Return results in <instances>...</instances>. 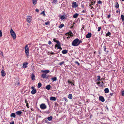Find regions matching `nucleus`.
Segmentation results:
<instances>
[{
  "instance_id": "1",
  "label": "nucleus",
  "mask_w": 124,
  "mask_h": 124,
  "mask_svg": "<svg viewBox=\"0 0 124 124\" xmlns=\"http://www.w3.org/2000/svg\"><path fill=\"white\" fill-rule=\"evenodd\" d=\"M82 42V41L81 40H80L78 38H76L73 40L72 44L73 46H76L78 45Z\"/></svg>"
},
{
  "instance_id": "2",
  "label": "nucleus",
  "mask_w": 124,
  "mask_h": 124,
  "mask_svg": "<svg viewBox=\"0 0 124 124\" xmlns=\"http://www.w3.org/2000/svg\"><path fill=\"white\" fill-rule=\"evenodd\" d=\"M25 52L26 54V55L27 56V57H29V48L28 45H27L25 46Z\"/></svg>"
},
{
  "instance_id": "3",
  "label": "nucleus",
  "mask_w": 124,
  "mask_h": 124,
  "mask_svg": "<svg viewBox=\"0 0 124 124\" xmlns=\"http://www.w3.org/2000/svg\"><path fill=\"white\" fill-rule=\"evenodd\" d=\"M10 34L14 39H16V35L15 32L12 29H11L10 30Z\"/></svg>"
},
{
  "instance_id": "4",
  "label": "nucleus",
  "mask_w": 124,
  "mask_h": 124,
  "mask_svg": "<svg viewBox=\"0 0 124 124\" xmlns=\"http://www.w3.org/2000/svg\"><path fill=\"white\" fill-rule=\"evenodd\" d=\"M53 41L54 42H56L57 43V44L55 45V49H56L57 46L60 43L59 42V41L56 40L55 38H54L53 39Z\"/></svg>"
},
{
  "instance_id": "5",
  "label": "nucleus",
  "mask_w": 124,
  "mask_h": 124,
  "mask_svg": "<svg viewBox=\"0 0 124 124\" xmlns=\"http://www.w3.org/2000/svg\"><path fill=\"white\" fill-rule=\"evenodd\" d=\"M31 88L32 89L31 92V93L32 94H35L37 92L36 90L34 89V87L33 86L31 87Z\"/></svg>"
},
{
  "instance_id": "6",
  "label": "nucleus",
  "mask_w": 124,
  "mask_h": 124,
  "mask_svg": "<svg viewBox=\"0 0 124 124\" xmlns=\"http://www.w3.org/2000/svg\"><path fill=\"white\" fill-rule=\"evenodd\" d=\"M40 107L41 109H44L46 108V106L45 104H42L40 105Z\"/></svg>"
},
{
  "instance_id": "7",
  "label": "nucleus",
  "mask_w": 124,
  "mask_h": 124,
  "mask_svg": "<svg viewBox=\"0 0 124 124\" xmlns=\"http://www.w3.org/2000/svg\"><path fill=\"white\" fill-rule=\"evenodd\" d=\"M31 16H29L27 18V21L28 23H30L31 22Z\"/></svg>"
},
{
  "instance_id": "8",
  "label": "nucleus",
  "mask_w": 124,
  "mask_h": 124,
  "mask_svg": "<svg viewBox=\"0 0 124 124\" xmlns=\"http://www.w3.org/2000/svg\"><path fill=\"white\" fill-rule=\"evenodd\" d=\"M48 75H46L45 74H42L41 75V77L44 78H48Z\"/></svg>"
},
{
  "instance_id": "9",
  "label": "nucleus",
  "mask_w": 124,
  "mask_h": 124,
  "mask_svg": "<svg viewBox=\"0 0 124 124\" xmlns=\"http://www.w3.org/2000/svg\"><path fill=\"white\" fill-rule=\"evenodd\" d=\"M78 6L77 4V3L75 2H73L72 3V6L73 8H76Z\"/></svg>"
},
{
  "instance_id": "10",
  "label": "nucleus",
  "mask_w": 124,
  "mask_h": 124,
  "mask_svg": "<svg viewBox=\"0 0 124 124\" xmlns=\"http://www.w3.org/2000/svg\"><path fill=\"white\" fill-rule=\"evenodd\" d=\"M99 100L102 102H104L105 101V99L102 96H100L99 97Z\"/></svg>"
},
{
  "instance_id": "11",
  "label": "nucleus",
  "mask_w": 124,
  "mask_h": 124,
  "mask_svg": "<svg viewBox=\"0 0 124 124\" xmlns=\"http://www.w3.org/2000/svg\"><path fill=\"white\" fill-rule=\"evenodd\" d=\"M1 75L2 76L4 77L6 75V73H5L4 70H2L1 71Z\"/></svg>"
},
{
  "instance_id": "12",
  "label": "nucleus",
  "mask_w": 124,
  "mask_h": 124,
  "mask_svg": "<svg viewBox=\"0 0 124 124\" xmlns=\"http://www.w3.org/2000/svg\"><path fill=\"white\" fill-rule=\"evenodd\" d=\"M91 33H88L86 36V38H89L91 36Z\"/></svg>"
},
{
  "instance_id": "13",
  "label": "nucleus",
  "mask_w": 124,
  "mask_h": 124,
  "mask_svg": "<svg viewBox=\"0 0 124 124\" xmlns=\"http://www.w3.org/2000/svg\"><path fill=\"white\" fill-rule=\"evenodd\" d=\"M22 111H18L16 112V114L17 115L20 116L22 114Z\"/></svg>"
},
{
  "instance_id": "14",
  "label": "nucleus",
  "mask_w": 124,
  "mask_h": 124,
  "mask_svg": "<svg viewBox=\"0 0 124 124\" xmlns=\"http://www.w3.org/2000/svg\"><path fill=\"white\" fill-rule=\"evenodd\" d=\"M28 63L27 62H24L23 63V66L24 68H25L27 67Z\"/></svg>"
},
{
  "instance_id": "15",
  "label": "nucleus",
  "mask_w": 124,
  "mask_h": 124,
  "mask_svg": "<svg viewBox=\"0 0 124 124\" xmlns=\"http://www.w3.org/2000/svg\"><path fill=\"white\" fill-rule=\"evenodd\" d=\"M31 79L33 80H35V76L34 75L33 73H32L31 74Z\"/></svg>"
},
{
  "instance_id": "16",
  "label": "nucleus",
  "mask_w": 124,
  "mask_h": 124,
  "mask_svg": "<svg viewBox=\"0 0 124 124\" xmlns=\"http://www.w3.org/2000/svg\"><path fill=\"white\" fill-rule=\"evenodd\" d=\"M50 99L52 101H55L56 100V98L55 97H50Z\"/></svg>"
},
{
  "instance_id": "17",
  "label": "nucleus",
  "mask_w": 124,
  "mask_h": 124,
  "mask_svg": "<svg viewBox=\"0 0 124 124\" xmlns=\"http://www.w3.org/2000/svg\"><path fill=\"white\" fill-rule=\"evenodd\" d=\"M68 50H64L62 51V53L63 54H65L68 53Z\"/></svg>"
},
{
  "instance_id": "18",
  "label": "nucleus",
  "mask_w": 124,
  "mask_h": 124,
  "mask_svg": "<svg viewBox=\"0 0 124 124\" xmlns=\"http://www.w3.org/2000/svg\"><path fill=\"white\" fill-rule=\"evenodd\" d=\"M57 48H56V49H60L61 50L62 49V48L61 47V44L60 43L57 45Z\"/></svg>"
},
{
  "instance_id": "19",
  "label": "nucleus",
  "mask_w": 124,
  "mask_h": 124,
  "mask_svg": "<svg viewBox=\"0 0 124 124\" xmlns=\"http://www.w3.org/2000/svg\"><path fill=\"white\" fill-rule=\"evenodd\" d=\"M78 16V14L77 13L75 14L73 16V18H77Z\"/></svg>"
},
{
  "instance_id": "20",
  "label": "nucleus",
  "mask_w": 124,
  "mask_h": 124,
  "mask_svg": "<svg viewBox=\"0 0 124 124\" xmlns=\"http://www.w3.org/2000/svg\"><path fill=\"white\" fill-rule=\"evenodd\" d=\"M41 71H43V72L44 73H45L46 74H47V73H49V72L50 71L49 70H42Z\"/></svg>"
},
{
  "instance_id": "21",
  "label": "nucleus",
  "mask_w": 124,
  "mask_h": 124,
  "mask_svg": "<svg viewBox=\"0 0 124 124\" xmlns=\"http://www.w3.org/2000/svg\"><path fill=\"white\" fill-rule=\"evenodd\" d=\"M105 93H107L109 92V90L108 88H107L104 89Z\"/></svg>"
},
{
  "instance_id": "22",
  "label": "nucleus",
  "mask_w": 124,
  "mask_h": 124,
  "mask_svg": "<svg viewBox=\"0 0 124 124\" xmlns=\"http://www.w3.org/2000/svg\"><path fill=\"white\" fill-rule=\"evenodd\" d=\"M51 88V86L50 85H48L46 86V88L48 90L50 89Z\"/></svg>"
},
{
  "instance_id": "23",
  "label": "nucleus",
  "mask_w": 124,
  "mask_h": 124,
  "mask_svg": "<svg viewBox=\"0 0 124 124\" xmlns=\"http://www.w3.org/2000/svg\"><path fill=\"white\" fill-rule=\"evenodd\" d=\"M16 115L14 113H12L11 115L10 116L11 117H16Z\"/></svg>"
},
{
  "instance_id": "24",
  "label": "nucleus",
  "mask_w": 124,
  "mask_h": 124,
  "mask_svg": "<svg viewBox=\"0 0 124 124\" xmlns=\"http://www.w3.org/2000/svg\"><path fill=\"white\" fill-rule=\"evenodd\" d=\"M68 34V36L70 35V36H72L73 35L72 34H72V33L71 31H70L67 34Z\"/></svg>"
},
{
  "instance_id": "25",
  "label": "nucleus",
  "mask_w": 124,
  "mask_h": 124,
  "mask_svg": "<svg viewBox=\"0 0 124 124\" xmlns=\"http://www.w3.org/2000/svg\"><path fill=\"white\" fill-rule=\"evenodd\" d=\"M52 118L53 117L52 116H51L50 117H48L47 119L49 121H51L52 120Z\"/></svg>"
},
{
  "instance_id": "26",
  "label": "nucleus",
  "mask_w": 124,
  "mask_h": 124,
  "mask_svg": "<svg viewBox=\"0 0 124 124\" xmlns=\"http://www.w3.org/2000/svg\"><path fill=\"white\" fill-rule=\"evenodd\" d=\"M51 79L54 82L56 81L57 80V78L56 77H54L51 78Z\"/></svg>"
},
{
  "instance_id": "27",
  "label": "nucleus",
  "mask_w": 124,
  "mask_h": 124,
  "mask_svg": "<svg viewBox=\"0 0 124 124\" xmlns=\"http://www.w3.org/2000/svg\"><path fill=\"white\" fill-rule=\"evenodd\" d=\"M42 85L40 83H39L38 84V88H39L41 87V86Z\"/></svg>"
},
{
  "instance_id": "28",
  "label": "nucleus",
  "mask_w": 124,
  "mask_h": 124,
  "mask_svg": "<svg viewBox=\"0 0 124 124\" xmlns=\"http://www.w3.org/2000/svg\"><path fill=\"white\" fill-rule=\"evenodd\" d=\"M72 94H70L68 95V97L70 99H71L72 98Z\"/></svg>"
},
{
  "instance_id": "29",
  "label": "nucleus",
  "mask_w": 124,
  "mask_h": 124,
  "mask_svg": "<svg viewBox=\"0 0 124 124\" xmlns=\"http://www.w3.org/2000/svg\"><path fill=\"white\" fill-rule=\"evenodd\" d=\"M116 3L115 5V7L116 8H118L119 7V5L117 2H116Z\"/></svg>"
},
{
  "instance_id": "30",
  "label": "nucleus",
  "mask_w": 124,
  "mask_h": 124,
  "mask_svg": "<svg viewBox=\"0 0 124 124\" xmlns=\"http://www.w3.org/2000/svg\"><path fill=\"white\" fill-rule=\"evenodd\" d=\"M64 26V24L63 23H62L60 25V26L59 27V28H61L62 27Z\"/></svg>"
},
{
  "instance_id": "31",
  "label": "nucleus",
  "mask_w": 124,
  "mask_h": 124,
  "mask_svg": "<svg viewBox=\"0 0 124 124\" xmlns=\"http://www.w3.org/2000/svg\"><path fill=\"white\" fill-rule=\"evenodd\" d=\"M33 1V3L34 4H36L37 3V0H32Z\"/></svg>"
},
{
  "instance_id": "32",
  "label": "nucleus",
  "mask_w": 124,
  "mask_h": 124,
  "mask_svg": "<svg viewBox=\"0 0 124 124\" xmlns=\"http://www.w3.org/2000/svg\"><path fill=\"white\" fill-rule=\"evenodd\" d=\"M121 18L122 20L123 21L124 20V16L123 15H121Z\"/></svg>"
},
{
  "instance_id": "33",
  "label": "nucleus",
  "mask_w": 124,
  "mask_h": 124,
  "mask_svg": "<svg viewBox=\"0 0 124 124\" xmlns=\"http://www.w3.org/2000/svg\"><path fill=\"white\" fill-rule=\"evenodd\" d=\"M111 34V33H110L108 31L107 33L106 34V36H109Z\"/></svg>"
},
{
  "instance_id": "34",
  "label": "nucleus",
  "mask_w": 124,
  "mask_h": 124,
  "mask_svg": "<svg viewBox=\"0 0 124 124\" xmlns=\"http://www.w3.org/2000/svg\"><path fill=\"white\" fill-rule=\"evenodd\" d=\"M60 18L61 19L63 20L64 19L65 17L64 16H61L60 17Z\"/></svg>"
},
{
  "instance_id": "35",
  "label": "nucleus",
  "mask_w": 124,
  "mask_h": 124,
  "mask_svg": "<svg viewBox=\"0 0 124 124\" xmlns=\"http://www.w3.org/2000/svg\"><path fill=\"white\" fill-rule=\"evenodd\" d=\"M64 63V61H62V62H60L59 63V65H62V64H63Z\"/></svg>"
},
{
  "instance_id": "36",
  "label": "nucleus",
  "mask_w": 124,
  "mask_h": 124,
  "mask_svg": "<svg viewBox=\"0 0 124 124\" xmlns=\"http://www.w3.org/2000/svg\"><path fill=\"white\" fill-rule=\"evenodd\" d=\"M43 14V16H45V13L44 11H42L40 14Z\"/></svg>"
},
{
  "instance_id": "37",
  "label": "nucleus",
  "mask_w": 124,
  "mask_h": 124,
  "mask_svg": "<svg viewBox=\"0 0 124 124\" xmlns=\"http://www.w3.org/2000/svg\"><path fill=\"white\" fill-rule=\"evenodd\" d=\"M57 1V0H53V2H52V3H54L56 4Z\"/></svg>"
},
{
  "instance_id": "38",
  "label": "nucleus",
  "mask_w": 124,
  "mask_h": 124,
  "mask_svg": "<svg viewBox=\"0 0 124 124\" xmlns=\"http://www.w3.org/2000/svg\"><path fill=\"white\" fill-rule=\"evenodd\" d=\"M50 23V22L49 21L46 22L45 23V24L46 25H48Z\"/></svg>"
},
{
  "instance_id": "39",
  "label": "nucleus",
  "mask_w": 124,
  "mask_h": 124,
  "mask_svg": "<svg viewBox=\"0 0 124 124\" xmlns=\"http://www.w3.org/2000/svg\"><path fill=\"white\" fill-rule=\"evenodd\" d=\"M97 77H98L97 80L98 81H99L100 80L101 77L100 76H97Z\"/></svg>"
},
{
  "instance_id": "40",
  "label": "nucleus",
  "mask_w": 124,
  "mask_h": 124,
  "mask_svg": "<svg viewBox=\"0 0 124 124\" xmlns=\"http://www.w3.org/2000/svg\"><path fill=\"white\" fill-rule=\"evenodd\" d=\"M75 63L77 64L78 65V66L80 65V64L77 61H76L75 62Z\"/></svg>"
},
{
  "instance_id": "41",
  "label": "nucleus",
  "mask_w": 124,
  "mask_h": 124,
  "mask_svg": "<svg viewBox=\"0 0 124 124\" xmlns=\"http://www.w3.org/2000/svg\"><path fill=\"white\" fill-rule=\"evenodd\" d=\"M101 28V27H98V31H100Z\"/></svg>"
},
{
  "instance_id": "42",
  "label": "nucleus",
  "mask_w": 124,
  "mask_h": 124,
  "mask_svg": "<svg viewBox=\"0 0 124 124\" xmlns=\"http://www.w3.org/2000/svg\"><path fill=\"white\" fill-rule=\"evenodd\" d=\"M2 36V32L0 30V37H1Z\"/></svg>"
},
{
  "instance_id": "43",
  "label": "nucleus",
  "mask_w": 124,
  "mask_h": 124,
  "mask_svg": "<svg viewBox=\"0 0 124 124\" xmlns=\"http://www.w3.org/2000/svg\"><path fill=\"white\" fill-rule=\"evenodd\" d=\"M63 99L64 100H65V101L67 102L68 101V100H67L66 98L65 97H64L63 98Z\"/></svg>"
},
{
  "instance_id": "44",
  "label": "nucleus",
  "mask_w": 124,
  "mask_h": 124,
  "mask_svg": "<svg viewBox=\"0 0 124 124\" xmlns=\"http://www.w3.org/2000/svg\"><path fill=\"white\" fill-rule=\"evenodd\" d=\"M103 82L102 81L101 82V87H102L104 85H103Z\"/></svg>"
},
{
  "instance_id": "45",
  "label": "nucleus",
  "mask_w": 124,
  "mask_h": 124,
  "mask_svg": "<svg viewBox=\"0 0 124 124\" xmlns=\"http://www.w3.org/2000/svg\"><path fill=\"white\" fill-rule=\"evenodd\" d=\"M91 4L89 5V6L90 7H91V6L93 5V2H92L91 1Z\"/></svg>"
},
{
  "instance_id": "46",
  "label": "nucleus",
  "mask_w": 124,
  "mask_h": 124,
  "mask_svg": "<svg viewBox=\"0 0 124 124\" xmlns=\"http://www.w3.org/2000/svg\"><path fill=\"white\" fill-rule=\"evenodd\" d=\"M98 3L99 4H100L102 3V2L100 0H99L98 2Z\"/></svg>"
},
{
  "instance_id": "47",
  "label": "nucleus",
  "mask_w": 124,
  "mask_h": 124,
  "mask_svg": "<svg viewBox=\"0 0 124 124\" xmlns=\"http://www.w3.org/2000/svg\"><path fill=\"white\" fill-rule=\"evenodd\" d=\"M48 44L49 45H51L52 44V42H51V41H49Z\"/></svg>"
},
{
  "instance_id": "48",
  "label": "nucleus",
  "mask_w": 124,
  "mask_h": 124,
  "mask_svg": "<svg viewBox=\"0 0 124 124\" xmlns=\"http://www.w3.org/2000/svg\"><path fill=\"white\" fill-rule=\"evenodd\" d=\"M104 47V50L105 52L106 49V46H104V47Z\"/></svg>"
},
{
  "instance_id": "49",
  "label": "nucleus",
  "mask_w": 124,
  "mask_h": 124,
  "mask_svg": "<svg viewBox=\"0 0 124 124\" xmlns=\"http://www.w3.org/2000/svg\"><path fill=\"white\" fill-rule=\"evenodd\" d=\"M122 96H123L124 95V91H122Z\"/></svg>"
},
{
  "instance_id": "50",
  "label": "nucleus",
  "mask_w": 124,
  "mask_h": 124,
  "mask_svg": "<svg viewBox=\"0 0 124 124\" xmlns=\"http://www.w3.org/2000/svg\"><path fill=\"white\" fill-rule=\"evenodd\" d=\"M26 106H27V107L28 108H29V105H28V103L26 104Z\"/></svg>"
},
{
  "instance_id": "51",
  "label": "nucleus",
  "mask_w": 124,
  "mask_h": 124,
  "mask_svg": "<svg viewBox=\"0 0 124 124\" xmlns=\"http://www.w3.org/2000/svg\"><path fill=\"white\" fill-rule=\"evenodd\" d=\"M10 124H14V122L12 121L10 122Z\"/></svg>"
},
{
  "instance_id": "52",
  "label": "nucleus",
  "mask_w": 124,
  "mask_h": 124,
  "mask_svg": "<svg viewBox=\"0 0 124 124\" xmlns=\"http://www.w3.org/2000/svg\"><path fill=\"white\" fill-rule=\"evenodd\" d=\"M68 83L69 84H71L72 82L71 81H68Z\"/></svg>"
},
{
  "instance_id": "53",
  "label": "nucleus",
  "mask_w": 124,
  "mask_h": 124,
  "mask_svg": "<svg viewBox=\"0 0 124 124\" xmlns=\"http://www.w3.org/2000/svg\"><path fill=\"white\" fill-rule=\"evenodd\" d=\"M0 54L1 55H2V56H3V52L2 51H1V53H0Z\"/></svg>"
},
{
  "instance_id": "54",
  "label": "nucleus",
  "mask_w": 124,
  "mask_h": 124,
  "mask_svg": "<svg viewBox=\"0 0 124 124\" xmlns=\"http://www.w3.org/2000/svg\"><path fill=\"white\" fill-rule=\"evenodd\" d=\"M110 17V15H108V16H107V17L108 18H109Z\"/></svg>"
},
{
  "instance_id": "55",
  "label": "nucleus",
  "mask_w": 124,
  "mask_h": 124,
  "mask_svg": "<svg viewBox=\"0 0 124 124\" xmlns=\"http://www.w3.org/2000/svg\"><path fill=\"white\" fill-rule=\"evenodd\" d=\"M25 102L26 104V103H27V100H26V99H25Z\"/></svg>"
},
{
  "instance_id": "56",
  "label": "nucleus",
  "mask_w": 124,
  "mask_h": 124,
  "mask_svg": "<svg viewBox=\"0 0 124 124\" xmlns=\"http://www.w3.org/2000/svg\"><path fill=\"white\" fill-rule=\"evenodd\" d=\"M39 10L38 9H36V12H39Z\"/></svg>"
},
{
  "instance_id": "57",
  "label": "nucleus",
  "mask_w": 124,
  "mask_h": 124,
  "mask_svg": "<svg viewBox=\"0 0 124 124\" xmlns=\"http://www.w3.org/2000/svg\"><path fill=\"white\" fill-rule=\"evenodd\" d=\"M51 54H55V53L53 52H52L51 53Z\"/></svg>"
},
{
  "instance_id": "58",
  "label": "nucleus",
  "mask_w": 124,
  "mask_h": 124,
  "mask_svg": "<svg viewBox=\"0 0 124 124\" xmlns=\"http://www.w3.org/2000/svg\"><path fill=\"white\" fill-rule=\"evenodd\" d=\"M113 94V93H110V95L111 96H112Z\"/></svg>"
},
{
  "instance_id": "59",
  "label": "nucleus",
  "mask_w": 124,
  "mask_h": 124,
  "mask_svg": "<svg viewBox=\"0 0 124 124\" xmlns=\"http://www.w3.org/2000/svg\"><path fill=\"white\" fill-rule=\"evenodd\" d=\"M100 82H97V84L98 85H99V84H100Z\"/></svg>"
},
{
  "instance_id": "60",
  "label": "nucleus",
  "mask_w": 124,
  "mask_h": 124,
  "mask_svg": "<svg viewBox=\"0 0 124 124\" xmlns=\"http://www.w3.org/2000/svg\"><path fill=\"white\" fill-rule=\"evenodd\" d=\"M17 85H19L20 83L19 82H17Z\"/></svg>"
},
{
  "instance_id": "61",
  "label": "nucleus",
  "mask_w": 124,
  "mask_h": 124,
  "mask_svg": "<svg viewBox=\"0 0 124 124\" xmlns=\"http://www.w3.org/2000/svg\"><path fill=\"white\" fill-rule=\"evenodd\" d=\"M118 45L119 46H120V44L119 42L118 43Z\"/></svg>"
},
{
  "instance_id": "62",
  "label": "nucleus",
  "mask_w": 124,
  "mask_h": 124,
  "mask_svg": "<svg viewBox=\"0 0 124 124\" xmlns=\"http://www.w3.org/2000/svg\"><path fill=\"white\" fill-rule=\"evenodd\" d=\"M71 84V85H74V84H73V83H72Z\"/></svg>"
},
{
  "instance_id": "63",
  "label": "nucleus",
  "mask_w": 124,
  "mask_h": 124,
  "mask_svg": "<svg viewBox=\"0 0 124 124\" xmlns=\"http://www.w3.org/2000/svg\"><path fill=\"white\" fill-rule=\"evenodd\" d=\"M116 12L117 13H118V12H119V11H118V10H116Z\"/></svg>"
},
{
  "instance_id": "64",
  "label": "nucleus",
  "mask_w": 124,
  "mask_h": 124,
  "mask_svg": "<svg viewBox=\"0 0 124 124\" xmlns=\"http://www.w3.org/2000/svg\"><path fill=\"white\" fill-rule=\"evenodd\" d=\"M81 7L82 8H84V6L83 5H81Z\"/></svg>"
}]
</instances>
